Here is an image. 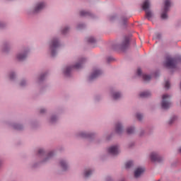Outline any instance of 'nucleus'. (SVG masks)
Instances as JSON below:
<instances>
[{
	"label": "nucleus",
	"instance_id": "1",
	"mask_svg": "<svg viewBox=\"0 0 181 181\" xmlns=\"http://www.w3.org/2000/svg\"><path fill=\"white\" fill-rule=\"evenodd\" d=\"M151 6V4H149V1L146 0L142 5V8L144 11H146V16L148 21H151L152 19V12L151 11L148 10L149 9V7Z\"/></svg>",
	"mask_w": 181,
	"mask_h": 181
},
{
	"label": "nucleus",
	"instance_id": "2",
	"mask_svg": "<svg viewBox=\"0 0 181 181\" xmlns=\"http://www.w3.org/2000/svg\"><path fill=\"white\" fill-rule=\"evenodd\" d=\"M169 98H170V95L165 94L163 95V100L161 103V107L163 110H168L171 105L170 102H169Z\"/></svg>",
	"mask_w": 181,
	"mask_h": 181
},
{
	"label": "nucleus",
	"instance_id": "3",
	"mask_svg": "<svg viewBox=\"0 0 181 181\" xmlns=\"http://www.w3.org/2000/svg\"><path fill=\"white\" fill-rule=\"evenodd\" d=\"M169 8H170V1L165 0L164 3L163 11L161 14L162 19H168V11H169Z\"/></svg>",
	"mask_w": 181,
	"mask_h": 181
},
{
	"label": "nucleus",
	"instance_id": "4",
	"mask_svg": "<svg viewBox=\"0 0 181 181\" xmlns=\"http://www.w3.org/2000/svg\"><path fill=\"white\" fill-rule=\"evenodd\" d=\"M84 62H86V59H81L80 61V64H76V65L71 67H67L66 69V71H64L65 76H70V72L71 71V70H73V69H81V65L83 64V63H84Z\"/></svg>",
	"mask_w": 181,
	"mask_h": 181
},
{
	"label": "nucleus",
	"instance_id": "5",
	"mask_svg": "<svg viewBox=\"0 0 181 181\" xmlns=\"http://www.w3.org/2000/svg\"><path fill=\"white\" fill-rule=\"evenodd\" d=\"M59 46V41L57 39H54L50 44V50L52 57L56 56V49Z\"/></svg>",
	"mask_w": 181,
	"mask_h": 181
},
{
	"label": "nucleus",
	"instance_id": "6",
	"mask_svg": "<svg viewBox=\"0 0 181 181\" xmlns=\"http://www.w3.org/2000/svg\"><path fill=\"white\" fill-rule=\"evenodd\" d=\"M165 66L168 69H175V67H176V59L168 57L165 62Z\"/></svg>",
	"mask_w": 181,
	"mask_h": 181
},
{
	"label": "nucleus",
	"instance_id": "7",
	"mask_svg": "<svg viewBox=\"0 0 181 181\" xmlns=\"http://www.w3.org/2000/svg\"><path fill=\"white\" fill-rule=\"evenodd\" d=\"M108 152L111 155H118L119 153V148L118 146H112L108 148Z\"/></svg>",
	"mask_w": 181,
	"mask_h": 181
},
{
	"label": "nucleus",
	"instance_id": "8",
	"mask_svg": "<svg viewBox=\"0 0 181 181\" xmlns=\"http://www.w3.org/2000/svg\"><path fill=\"white\" fill-rule=\"evenodd\" d=\"M151 159L153 162H162V157L159 156L156 153L151 154Z\"/></svg>",
	"mask_w": 181,
	"mask_h": 181
},
{
	"label": "nucleus",
	"instance_id": "9",
	"mask_svg": "<svg viewBox=\"0 0 181 181\" xmlns=\"http://www.w3.org/2000/svg\"><path fill=\"white\" fill-rule=\"evenodd\" d=\"M100 74H101L100 70H95L93 71V73L89 77V80L90 81L94 80V78H97V77H98V76H100Z\"/></svg>",
	"mask_w": 181,
	"mask_h": 181
},
{
	"label": "nucleus",
	"instance_id": "10",
	"mask_svg": "<svg viewBox=\"0 0 181 181\" xmlns=\"http://www.w3.org/2000/svg\"><path fill=\"white\" fill-rule=\"evenodd\" d=\"M145 172V168H139L134 171V177H139L140 175H142Z\"/></svg>",
	"mask_w": 181,
	"mask_h": 181
},
{
	"label": "nucleus",
	"instance_id": "11",
	"mask_svg": "<svg viewBox=\"0 0 181 181\" xmlns=\"http://www.w3.org/2000/svg\"><path fill=\"white\" fill-rule=\"evenodd\" d=\"M45 3L37 4V6H35V12H39V11H42V9H43V8H45Z\"/></svg>",
	"mask_w": 181,
	"mask_h": 181
},
{
	"label": "nucleus",
	"instance_id": "12",
	"mask_svg": "<svg viewBox=\"0 0 181 181\" xmlns=\"http://www.w3.org/2000/svg\"><path fill=\"white\" fill-rule=\"evenodd\" d=\"M151 95V92L146 91V92H143L140 93V97L141 98H146V97H149Z\"/></svg>",
	"mask_w": 181,
	"mask_h": 181
},
{
	"label": "nucleus",
	"instance_id": "13",
	"mask_svg": "<svg viewBox=\"0 0 181 181\" xmlns=\"http://www.w3.org/2000/svg\"><path fill=\"white\" fill-rule=\"evenodd\" d=\"M116 132H117V134H121V132H122V126L121 125V124L118 123L116 125Z\"/></svg>",
	"mask_w": 181,
	"mask_h": 181
},
{
	"label": "nucleus",
	"instance_id": "14",
	"mask_svg": "<svg viewBox=\"0 0 181 181\" xmlns=\"http://www.w3.org/2000/svg\"><path fill=\"white\" fill-rule=\"evenodd\" d=\"M17 59L20 61L25 60V59H26V54H19L17 56Z\"/></svg>",
	"mask_w": 181,
	"mask_h": 181
},
{
	"label": "nucleus",
	"instance_id": "15",
	"mask_svg": "<svg viewBox=\"0 0 181 181\" xmlns=\"http://www.w3.org/2000/svg\"><path fill=\"white\" fill-rule=\"evenodd\" d=\"M128 45H129V38H126L122 44V47L125 49V47H128Z\"/></svg>",
	"mask_w": 181,
	"mask_h": 181
},
{
	"label": "nucleus",
	"instance_id": "16",
	"mask_svg": "<svg viewBox=\"0 0 181 181\" xmlns=\"http://www.w3.org/2000/svg\"><path fill=\"white\" fill-rule=\"evenodd\" d=\"M90 15V13L88 11H80V16H88Z\"/></svg>",
	"mask_w": 181,
	"mask_h": 181
},
{
	"label": "nucleus",
	"instance_id": "17",
	"mask_svg": "<svg viewBox=\"0 0 181 181\" xmlns=\"http://www.w3.org/2000/svg\"><path fill=\"white\" fill-rule=\"evenodd\" d=\"M60 165L64 170H66V169H67V164L64 160L60 161Z\"/></svg>",
	"mask_w": 181,
	"mask_h": 181
},
{
	"label": "nucleus",
	"instance_id": "18",
	"mask_svg": "<svg viewBox=\"0 0 181 181\" xmlns=\"http://www.w3.org/2000/svg\"><path fill=\"white\" fill-rule=\"evenodd\" d=\"M151 78V76L147 74H143V79L144 80V81H149Z\"/></svg>",
	"mask_w": 181,
	"mask_h": 181
},
{
	"label": "nucleus",
	"instance_id": "19",
	"mask_svg": "<svg viewBox=\"0 0 181 181\" xmlns=\"http://www.w3.org/2000/svg\"><path fill=\"white\" fill-rule=\"evenodd\" d=\"M120 97H121V93H113V99L114 100H118V98H120Z\"/></svg>",
	"mask_w": 181,
	"mask_h": 181
},
{
	"label": "nucleus",
	"instance_id": "20",
	"mask_svg": "<svg viewBox=\"0 0 181 181\" xmlns=\"http://www.w3.org/2000/svg\"><path fill=\"white\" fill-rule=\"evenodd\" d=\"M91 173H93V171H91V170H86L84 173L85 177H88V176L91 175Z\"/></svg>",
	"mask_w": 181,
	"mask_h": 181
},
{
	"label": "nucleus",
	"instance_id": "21",
	"mask_svg": "<svg viewBox=\"0 0 181 181\" xmlns=\"http://www.w3.org/2000/svg\"><path fill=\"white\" fill-rule=\"evenodd\" d=\"M132 165H134V163H132V161H128L125 164V168L126 169H129V168H131V166H132Z\"/></svg>",
	"mask_w": 181,
	"mask_h": 181
},
{
	"label": "nucleus",
	"instance_id": "22",
	"mask_svg": "<svg viewBox=\"0 0 181 181\" xmlns=\"http://www.w3.org/2000/svg\"><path fill=\"white\" fill-rule=\"evenodd\" d=\"M87 42L88 43H94L95 42V39H94L93 37H89L87 38Z\"/></svg>",
	"mask_w": 181,
	"mask_h": 181
},
{
	"label": "nucleus",
	"instance_id": "23",
	"mask_svg": "<svg viewBox=\"0 0 181 181\" xmlns=\"http://www.w3.org/2000/svg\"><path fill=\"white\" fill-rule=\"evenodd\" d=\"M134 131H135V129H134V127H129L127 129V134H134Z\"/></svg>",
	"mask_w": 181,
	"mask_h": 181
},
{
	"label": "nucleus",
	"instance_id": "24",
	"mask_svg": "<svg viewBox=\"0 0 181 181\" xmlns=\"http://www.w3.org/2000/svg\"><path fill=\"white\" fill-rule=\"evenodd\" d=\"M143 117L144 116L139 113L136 114V118H137V119H139V121H141V119H142Z\"/></svg>",
	"mask_w": 181,
	"mask_h": 181
},
{
	"label": "nucleus",
	"instance_id": "25",
	"mask_svg": "<svg viewBox=\"0 0 181 181\" xmlns=\"http://www.w3.org/2000/svg\"><path fill=\"white\" fill-rule=\"evenodd\" d=\"M165 88H169V87H170V83H169V81L165 82Z\"/></svg>",
	"mask_w": 181,
	"mask_h": 181
},
{
	"label": "nucleus",
	"instance_id": "26",
	"mask_svg": "<svg viewBox=\"0 0 181 181\" xmlns=\"http://www.w3.org/2000/svg\"><path fill=\"white\" fill-rule=\"evenodd\" d=\"M141 74H142V71L141 70V69L139 68L137 69V75L141 76Z\"/></svg>",
	"mask_w": 181,
	"mask_h": 181
},
{
	"label": "nucleus",
	"instance_id": "27",
	"mask_svg": "<svg viewBox=\"0 0 181 181\" xmlns=\"http://www.w3.org/2000/svg\"><path fill=\"white\" fill-rule=\"evenodd\" d=\"M14 77H15V74L11 73V74H10V79H11V80H13Z\"/></svg>",
	"mask_w": 181,
	"mask_h": 181
},
{
	"label": "nucleus",
	"instance_id": "28",
	"mask_svg": "<svg viewBox=\"0 0 181 181\" xmlns=\"http://www.w3.org/2000/svg\"><path fill=\"white\" fill-rule=\"evenodd\" d=\"M67 30H69V28H65V29L62 30V33H66Z\"/></svg>",
	"mask_w": 181,
	"mask_h": 181
},
{
	"label": "nucleus",
	"instance_id": "29",
	"mask_svg": "<svg viewBox=\"0 0 181 181\" xmlns=\"http://www.w3.org/2000/svg\"><path fill=\"white\" fill-rule=\"evenodd\" d=\"M175 119H176V117H173V119H171L169 122V124H172V122L175 121Z\"/></svg>",
	"mask_w": 181,
	"mask_h": 181
},
{
	"label": "nucleus",
	"instance_id": "30",
	"mask_svg": "<svg viewBox=\"0 0 181 181\" xmlns=\"http://www.w3.org/2000/svg\"><path fill=\"white\" fill-rule=\"evenodd\" d=\"M81 136H83V138H86L87 137V134H86V133H82Z\"/></svg>",
	"mask_w": 181,
	"mask_h": 181
},
{
	"label": "nucleus",
	"instance_id": "31",
	"mask_svg": "<svg viewBox=\"0 0 181 181\" xmlns=\"http://www.w3.org/2000/svg\"><path fill=\"white\" fill-rule=\"evenodd\" d=\"M25 81H21V86H25Z\"/></svg>",
	"mask_w": 181,
	"mask_h": 181
},
{
	"label": "nucleus",
	"instance_id": "32",
	"mask_svg": "<svg viewBox=\"0 0 181 181\" xmlns=\"http://www.w3.org/2000/svg\"><path fill=\"white\" fill-rule=\"evenodd\" d=\"M43 152V149H40L38 151V153H40V155Z\"/></svg>",
	"mask_w": 181,
	"mask_h": 181
},
{
	"label": "nucleus",
	"instance_id": "33",
	"mask_svg": "<svg viewBox=\"0 0 181 181\" xmlns=\"http://www.w3.org/2000/svg\"><path fill=\"white\" fill-rule=\"evenodd\" d=\"M160 37V35L156 34V38H157V39H159Z\"/></svg>",
	"mask_w": 181,
	"mask_h": 181
},
{
	"label": "nucleus",
	"instance_id": "34",
	"mask_svg": "<svg viewBox=\"0 0 181 181\" xmlns=\"http://www.w3.org/2000/svg\"><path fill=\"white\" fill-rule=\"evenodd\" d=\"M44 75L41 76L40 80H43Z\"/></svg>",
	"mask_w": 181,
	"mask_h": 181
},
{
	"label": "nucleus",
	"instance_id": "35",
	"mask_svg": "<svg viewBox=\"0 0 181 181\" xmlns=\"http://www.w3.org/2000/svg\"><path fill=\"white\" fill-rule=\"evenodd\" d=\"M52 155H53V153H52V152H51V153H49V156H52Z\"/></svg>",
	"mask_w": 181,
	"mask_h": 181
},
{
	"label": "nucleus",
	"instance_id": "36",
	"mask_svg": "<svg viewBox=\"0 0 181 181\" xmlns=\"http://www.w3.org/2000/svg\"><path fill=\"white\" fill-rule=\"evenodd\" d=\"M40 112H41V113L45 112V110H40Z\"/></svg>",
	"mask_w": 181,
	"mask_h": 181
},
{
	"label": "nucleus",
	"instance_id": "37",
	"mask_svg": "<svg viewBox=\"0 0 181 181\" xmlns=\"http://www.w3.org/2000/svg\"><path fill=\"white\" fill-rule=\"evenodd\" d=\"M51 121L54 122V118L52 117V118L51 119Z\"/></svg>",
	"mask_w": 181,
	"mask_h": 181
},
{
	"label": "nucleus",
	"instance_id": "38",
	"mask_svg": "<svg viewBox=\"0 0 181 181\" xmlns=\"http://www.w3.org/2000/svg\"><path fill=\"white\" fill-rule=\"evenodd\" d=\"M179 151L181 152V148L179 149Z\"/></svg>",
	"mask_w": 181,
	"mask_h": 181
}]
</instances>
